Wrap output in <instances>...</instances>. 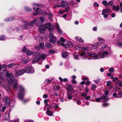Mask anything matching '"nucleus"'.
Wrapping results in <instances>:
<instances>
[{
    "mask_svg": "<svg viewBox=\"0 0 122 122\" xmlns=\"http://www.w3.org/2000/svg\"><path fill=\"white\" fill-rule=\"evenodd\" d=\"M10 84L11 87H13L14 89L16 90L17 89V82L14 77H12L9 79Z\"/></svg>",
    "mask_w": 122,
    "mask_h": 122,
    "instance_id": "f257e3e1",
    "label": "nucleus"
},
{
    "mask_svg": "<svg viewBox=\"0 0 122 122\" xmlns=\"http://www.w3.org/2000/svg\"><path fill=\"white\" fill-rule=\"evenodd\" d=\"M33 21H35V23L38 26H41L42 24L41 22H45L44 19L42 17H41L40 18H37Z\"/></svg>",
    "mask_w": 122,
    "mask_h": 122,
    "instance_id": "f03ea898",
    "label": "nucleus"
},
{
    "mask_svg": "<svg viewBox=\"0 0 122 122\" xmlns=\"http://www.w3.org/2000/svg\"><path fill=\"white\" fill-rule=\"evenodd\" d=\"M35 21H32L31 22H28L27 23V24H25L22 25L23 28L25 29H27L28 28L29 26L33 25L35 23Z\"/></svg>",
    "mask_w": 122,
    "mask_h": 122,
    "instance_id": "7ed1b4c3",
    "label": "nucleus"
},
{
    "mask_svg": "<svg viewBox=\"0 0 122 122\" xmlns=\"http://www.w3.org/2000/svg\"><path fill=\"white\" fill-rule=\"evenodd\" d=\"M25 72L28 73L30 72L32 73L34 71L33 69L31 67L29 66H27L24 69Z\"/></svg>",
    "mask_w": 122,
    "mask_h": 122,
    "instance_id": "20e7f679",
    "label": "nucleus"
},
{
    "mask_svg": "<svg viewBox=\"0 0 122 122\" xmlns=\"http://www.w3.org/2000/svg\"><path fill=\"white\" fill-rule=\"evenodd\" d=\"M39 52L34 51L32 52L30 51H27L26 54L27 55L30 56L31 55H33L34 56L37 55L38 54H39Z\"/></svg>",
    "mask_w": 122,
    "mask_h": 122,
    "instance_id": "39448f33",
    "label": "nucleus"
},
{
    "mask_svg": "<svg viewBox=\"0 0 122 122\" xmlns=\"http://www.w3.org/2000/svg\"><path fill=\"white\" fill-rule=\"evenodd\" d=\"M98 40L100 41H102L101 42H97L96 43H95V46H97V47L98 46L100 45H101V42L102 43H103L104 42L105 40L103 39L100 38H98Z\"/></svg>",
    "mask_w": 122,
    "mask_h": 122,
    "instance_id": "423d86ee",
    "label": "nucleus"
},
{
    "mask_svg": "<svg viewBox=\"0 0 122 122\" xmlns=\"http://www.w3.org/2000/svg\"><path fill=\"white\" fill-rule=\"evenodd\" d=\"M61 2L62 4L60 5V6L64 8L67 6L68 5V2L67 1H64L63 0H62L61 1Z\"/></svg>",
    "mask_w": 122,
    "mask_h": 122,
    "instance_id": "0eeeda50",
    "label": "nucleus"
},
{
    "mask_svg": "<svg viewBox=\"0 0 122 122\" xmlns=\"http://www.w3.org/2000/svg\"><path fill=\"white\" fill-rule=\"evenodd\" d=\"M51 24L50 23H48L46 25V27L49 28V31L52 32L53 31V29L52 27H51Z\"/></svg>",
    "mask_w": 122,
    "mask_h": 122,
    "instance_id": "6e6552de",
    "label": "nucleus"
},
{
    "mask_svg": "<svg viewBox=\"0 0 122 122\" xmlns=\"http://www.w3.org/2000/svg\"><path fill=\"white\" fill-rule=\"evenodd\" d=\"M56 38L55 37H53L49 39V41L51 43L55 44L56 43Z\"/></svg>",
    "mask_w": 122,
    "mask_h": 122,
    "instance_id": "1a4fd4ad",
    "label": "nucleus"
},
{
    "mask_svg": "<svg viewBox=\"0 0 122 122\" xmlns=\"http://www.w3.org/2000/svg\"><path fill=\"white\" fill-rule=\"evenodd\" d=\"M4 102L5 105H8L10 102L9 98L8 97H5L3 98Z\"/></svg>",
    "mask_w": 122,
    "mask_h": 122,
    "instance_id": "9d476101",
    "label": "nucleus"
},
{
    "mask_svg": "<svg viewBox=\"0 0 122 122\" xmlns=\"http://www.w3.org/2000/svg\"><path fill=\"white\" fill-rule=\"evenodd\" d=\"M100 99L101 100H102L103 102L106 101L108 100L107 99V97L104 94L102 95Z\"/></svg>",
    "mask_w": 122,
    "mask_h": 122,
    "instance_id": "9b49d317",
    "label": "nucleus"
},
{
    "mask_svg": "<svg viewBox=\"0 0 122 122\" xmlns=\"http://www.w3.org/2000/svg\"><path fill=\"white\" fill-rule=\"evenodd\" d=\"M24 73H25V71L24 69H21L16 73V75L18 74V75L20 76L23 75Z\"/></svg>",
    "mask_w": 122,
    "mask_h": 122,
    "instance_id": "f8f14e48",
    "label": "nucleus"
},
{
    "mask_svg": "<svg viewBox=\"0 0 122 122\" xmlns=\"http://www.w3.org/2000/svg\"><path fill=\"white\" fill-rule=\"evenodd\" d=\"M38 55H39V54H38L36 56H36L34 59L33 61V63H35L38 61H39V60H40V57L39 56H38Z\"/></svg>",
    "mask_w": 122,
    "mask_h": 122,
    "instance_id": "ddd939ff",
    "label": "nucleus"
},
{
    "mask_svg": "<svg viewBox=\"0 0 122 122\" xmlns=\"http://www.w3.org/2000/svg\"><path fill=\"white\" fill-rule=\"evenodd\" d=\"M39 56L41 59L43 60H44L47 57L46 54L43 53L40 54L39 53Z\"/></svg>",
    "mask_w": 122,
    "mask_h": 122,
    "instance_id": "4468645a",
    "label": "nucleus"
},
{
    "mask_svg": "<svg viewBox=\"0 0 122 122\" xmlns=\"http://www.w3.org/2000/svg\"><path fill=\"white\" fill-rule=\"evenodd\" d=\"M19 92L22 93H24L25 89L23 86H21L20 85L19 86Z\"/></svg>",
    "mask_w": 122,
    "mask_h": 122,
    "instance_id": "2eb2a0df",
    "label": "nucleus"
},
{
    "mask_svg": "<svg viewBox=\"0 0 122 122\" xmlns=\"http://www.w3.org/2000/svg\"><path fill=\"white\" fill-rule=\"evenodd\" d=\"M6 71L5 70H3L0 71V75L1 76H5V74Z\"/></svg>",
    "mask_w": 122,
    "mask_h": 122,
    "instance_id": "dca6fc26",
    "label": "nucleus"
},
{
    "mask_svg": "<svg viewBox=\"0 0 122 122\" xmlns=\"http://www.w3.org/2000/svg\"><path fill=\"white\" fill-rule=\"evenodd\" d=\"M56 28L60 34H61L62 33V31L61 29L58 25L57 24L56 26Z\"/></svg>",
    "mask_w": 122,
    "mask_h": 122,
    "instance_id": "f3484780",
    "label": "nucleus"
},
{
    "mask_svg": "<svg viewBox=\"0 0 122 122\" xmlns=\"http://www.w3.org/2000/svg\"><path fill=\"white\" fill-rule=\"evenodd\" d=\"M54 89L56 91L60 89V86L58 85L55 84L54 86Z\"/></svg>",
    "mask_w": 122,
    "mask_h": 122,
    "instance_id": "a211bd4d",
    "label": "nucleus"
},
{
    "mask_svg": "<svg viewBox=\"0 0 122 122\" xmlns=\"http://www.w3.org/2000/svg\"><path fill=\"white\" fill-rule=\"evenodd\" d=\"M73 46L72 44L70 42H68L66 44V47L71 48Z\"/></svg>",
    "mask_w": 122,
    "mask_h": 122,
    "instance_id": "6ab92c4d",
    "label": "nucleus"
},
{
    "mask_svg": "<svg viewBox=\"0 0 122 122\" xmlns=\"http://www.w3.org/2000/svg\"><path fill=\"white\" fill-rule=\"evenodd\" d=\"M75 39L77 41L81 43H83L84 42L82 38L79 37H76Z\"/></svg>",
    "mask_w": 122,
    "mask_h": 122,
    "instance_id": "aec40b11",
    "label": "nucleus"
},
{
    "mask_svg": "<svg viewBox=\"0 0 122 122\" xmlns=\"http://www.w3.org/2000/svg\"><path fill=\"white\" fill-rule=\"evenodd\" d=\"M30 60V58L25 59L22 60L21 61L23 63H26Z\"/></svg>",
    "mask_w": 122,
    "mask_h": 122,
    "instance_id": "412c9836",
    "label": "nucleus"
},
{
    "mask_svg": "<svg viewBox=\"0 0 122 122\" xmlns=\"http://www.w3.org/2000/svg\"><path fill=\"white\" fill-rule=\"evenodd\" d=\"M109 10L107 8L106 9H103L102 11V15H104L105 13H108V12L109 11Z\"/></svg>",
    "mask_w": 122,
    "mask_h": 122,
    "instance_id": "4be33fe9",
    "label": "nucleus"
},
{
    "mask_svg": "<svg viewBox=\"0 0 122 122\" xmlns=\"http://www.w3.org/2000/svg\"><path fill=\"white\" fill-rule=\"evenodd\" d=\"M14 19V18L13 17H11L8 18L6 19H5L4 20L6 22H8L12 21Z\"/></svg>",
    "mask_w": 122,
    "mask_h": 122,
    "instance_id": "5701e85b",
    "label": "nucleus"
},
{
    "mask_svg": "<svg viewBox=\"0 0 122 122\" xmlns=\"http://www.w3.org/2000/svg\"><path fill=\"white\" fill-rule=\"evenodd\" d=\"M45 46L47 48H51L52 47L51 44L49 43H47L45 44Z\"/></svg>",
    "mask_w": 122,
    "mask_h": 122,
    "instance_id": "b1692460",
    "label": "nucleus"
},
{
    "mask_svg": "<svg viewBox=\"0 0 122 122\" xmlns=\"http://www.w3.org/2000/svg\"><path fill=\"white\" fill-rule=\"evenodd\" d=\"M24 93H22V94L19 93L18 95V97L20 99L22 100L23 99L24 96L23 95Z\"/></svg>",
    "mask_w": 122,
    "mask_h": 122,
    "instance_id": "393cba45",
    "label": "nucleus"
},
{
    "mask_svg": "<svg viewBox=\"0 0 122 122\" xmlns=\"http://www.w3.org/2000/svg\"><path fill=\"white\" fill-rule=\"evenodd\" d=\"M88 56H91L94 57H97L98 56V55L96 54H92L89 53H88Z\"/></svg>",
    "mask_w": 122,
    "mask_h": 122,
    "instance_id": "a878e982",
    "label": "nucleus"
},
{
    "mask_svg": "<svg viewBox=\"0 0 122 122\" xmlns=\"http://www.w3.org/2000/svg\"><path fill=\"white\" fill-rule=\"evenodd\" d=\"M45 30V29L43 27L39 28V31L41 33H42Z\"/></svg>",
    "mask_w": 122,
    "mask_h": 122,
    "instance_id": "bb28decb",
    "label": "nucleus"
},
{
    "mask_svg": "<svg viewBox=\"0 0 122 122\" xmlns=\"http://www.w3.org/2000/svg\"><path fill=\"white\" fill-rule=\"evenodd\" d=\"M67 88L68 91H70L72 90L73 87L71 85H69L67 86Z\"/></svg>",
    "mask_w": 122,
    "mask_h": 122,
    "instance_id": "cd10ccee",
    "label": "nucleus"
},
{
    "mask_svg": "<svg viewBox=\"0 0 122 122\" xmlns=\"http://www.w3.org/2000/svg\"><path fill=\"white\" fill-rule=\"evenodd\" d=\"M46 112L47 115L49 116H52L53 114L52 112L50 110L47 111Z\"/></svg>",
    "mask_w": 122,
    "mask_h": 122,
    "instance_id": "c85d7f7f",
    "label": "nucleus"
},
{
    "mask_svg": "<svg viewBox=\"0 0 122 122\" xmlns=\"http://www.w3.org/2000/svg\"><path fill=\"white\" fill-rule=\"evenodd\" d=\"M57 43L60 44L64 47H66V44H65L64 43H61V41H57Z\"/></svg>",
    "mask_w": 122,
    "mask_h": 122,
    "instance_id": "c756f323",
    "label": "nucleus"
},
{
    "mask_svg": "<svg viewBox=\"0 0 122 122\" xmlns=\"http://www.w3.org/2000/svg\"><path fill=\"white\" fill-rule=\"evenodd\" d=\"M113 9L114 10H116L117 11L118 10L119 8V7L118 6H113Z\"/></svg>",
    "mask_w": 122,
    "mask_h": 122,
    "instance_id": "7c9ffc66",
    "label": "nucleus"
},
{
    "mask_svg": "<svg viewBox=\"0 0 122 122\" xmlns=\"http://www.w3.org/2000/svg\"><path fill=\"white\" fill-rule=\"evenodd\" d=\"M62 55L63 58H65L67 56L68 54L66 52H63Z\"/></svg>",
    "mask_w": 122,
    "mask_h": 122,
    "instance_id": "2f4dec72",
    "label": "nucleus"
},
{
    "mask_svg": "<svg viewBox=\"0 0 122 122\" xmlns=\"http://www.w3.org/2000/svg\"><path fill=\"white\" fill-rule=\"evenodd\" d=\"M108 52L107 51H105L104 52V53H102V54L101 56V57L102 58H103L104 57V54H105V55H107L108 54Z\"/></svg>",
    "mask_w": 122,
    "mask_h": 122,
    "instance_id": "473e14b6",
    "label": "nucleus"
},
{
    "mask_svg": "<svg viewBox=\"0 0 122 122\" xmlns=\"http://www.w3.org/2000/svg\"><path fill=\"white\" fill-rule=\"evenodd\" d=\"M40 10L39 8H37L36 10V13H34L33 14V15H34L36 16L37 14L39 13V10Z\"/></svg>",
    "mask_w": 122,
    "mask_h": 122,
    "instance_id": "72a5a7b5",
    "label": "nucleus"
},
{
    "mask_svg": "<svg viewBox=\"0 0 122 122\" xmlns=\"http://www.w3.org/2000/svg\"><path fill=\"white\" fill-rule=\"evenodd\" d=\"M40 47L42 49H44V45L42 43H40Z\"/></svg>",
    "mask_w": 122,
    "mask_h": 122,
    "instance_id": "f704fd0d",
    "label": "nucleus"
},
{
    "mask_svg": "<svg viewBox=\"0 0 122 122\" xmlns=\"http://www.w3.org/2000/svg\"><path fill=\"white\" fill-rule=\"evenodd\" d=\"M52 17V14L50 13L48 15V17L49 18L50 20H52L51 17Z\"/></svg>",
    "mask_w": 122,
    "mask_h": 122,
    "instance_id": "c9c22d12",
    "label": "nucleus"
},
{
    "mask_svg": "<svg viewBox=\"0 0 122 122\" xmlns=\"http://www.w3.org/2000/svg\"><path fill=\"white\" fill-rule=\"evenodd\" d=\"M24 8L26 11H32V9L28 7H25Z\"/></svg>",
    "mask_w": 122,
    "mask_h": 122,
    "instance_id": "e433bc0d",
    "label": "nucleus"
},
{
    "mask_svg": "<svg viewBox=\"0 0 122 122\" xmlns=\"http://www.w3.org/2000/svg\"><path fill=\"white\" fill-rule=\"evenodd\" d=\"M114 71V68L113 67H111L108 70L109 71L111 72H113Z\"/></svg>",
    "mask_w": 122,
    "mask_h": 122,
    "instance_id": "4c0bfd02",
    "label": "nucleus"
},
{
    "mask_svg": "<svg viewBox=\"0 0 122 122\" xmlns=\"http://www.w3.org/2000/svg\"><path fill=\"white\" fill-rule=\"evenodd\" d=\"M5 39V36L3 35H1L0 36V40L2 41Z\"/></svg>",
    "mask_w": 122,
    "mask_h": 122,
    "instance_id": "58836bf2",
    "label": "nucleus"
},
{
    "mask_svg": "<svg viewBox=\"0 0 122 122\" xmlns=\"http://www.w3.org/2000/svg\"><path fill=\"white\" fill-rule=\"evenodd\" d=\"M97 48V46H95V44L94 45H92L91 46V48L92 50H93L94 49H96Z\"/></svg>",
    "mask_w": 122,
    "mask_h": 122,
    "instance_id": "ea45409f",
    "label": "nucleus"
},
{
    "mask_svg": "<svg viewBox=\"0 0 122 122\" xmlns=\"http://www.w3.org/2000/svg\"><path fill=\"white\" fill-rule=\"evenodd\" d=\"M92 90H95L97 87V86L95 84H92Z\"/></svg>",
    "mask_w": 122,
    "mask_h": 122,
    "instance_id": "a19ab883",
    "label": "nucleus"
},
{
    "mask_svg": "<svg viewBox=\"0 0 122 122\" xmlns=\"http://www.w3.org/2000/svg\"><path fill=\"white\" fill-rule=\"evenodd\" d=\"M67 98L69 100L71 99L72 98V97L71 94H68L67 96Z\"/></svg>",
    "mask_w": 122,
    "mask_h": 122,
    "instance_id": "79ce46f5",
    "label": "nucleus"
},
{
    "mask_svg": "<svg viewBox=\"0 0 122 122\" xmlns=\"http://www.w3.org/2000/svg\"><path fill=\"white\" fill-rule=\"evenodd\" d=\"M74 59L76 60H78L79 59L78 56V55L75 54L74 55Z\"/></svg>",
    "mask_w": 122,
    "mask_h": 122,
    "instance_id": "37998d69",
    "label": "nucleus"
},
{
    "mask_svg": "<svg viewBox=\"0 0 122 122\" xmlns=\"http://www.w3.org/2000/svg\"><path fill=\"white\" fill-rule=\"evenodd\" d=\"M5 76H7L8 77H9L10 76V74L6 71L5 74Z\"/></svg>",
    "mask_w": 122,
    "mask_h": 122,
    "instance_id": "c03bdc74",
    "label": "nucleus"
},
{
    "mask_svg": "<svg viewBox=\"0 0 122 122\" xmlns=\"http://www.w3.org/2000/svg\"><path fill=\"white\" fill-rule=\"evenodd\" d=\"M49 38H50L52 37H54L53 36V34L52 33L50 32L49 35Z\"/></svg>",
    "mask_w": 122,
    "mask_h": 122,
    "instance_id": "a18cd8bd",
    "label": "nucleus"
},
{
    "mask_svg": "<svg viewBox=\"0 0 122 122\" xmlns=\"http://www.w3.org/2000/svg\"><path fill=\"white\" fill-rule=\"evenodd\" d=\"M26 51V48L25 46H24L23 48L22 49V51L23 52H25Z\"/></svg>",
    "mask_w": 122,
    "mask_h": 122,
    "instance_id": "49530a36",
    "label": "nucleus"
},
{
    "mask_svg": "<svg viewBox=\"0 0 122 122\" xmlns=\"http://www.w3.org/2000/svg\"><path fill=\"white\" fill-rule=\"evenodd\" d=\"M109 105V104L108 103H103L102 104V106L104 107H106L108 106Z\"/></svg>",
    "mask_w": 122,
    "mask_h": 122,
    "instance_id": "de8ad7c7",
    "label": "nucleus"
},
{
    "mask_svg": "<svg viewBox=\"0 0 122 122\" xmlns=\"http://www.w3.org/2000/svg\"><path fill=\"white\" fill-rule=\"evenodd\" d=\"M14 66V64L13 63H11L9 64L8 66V67L11 68L12 67Z\"/></svg>",
    "mask_w": 122,
    "mask_h": 122,
    "instance_id": "09e8293b",
    "label": "nucleus"
},
{
    "mask_svg": "<svg viewBox=\"0 0 122 122\" xmlns=\"http://www.w3.org/2000/svg\"><path fill=\"white\" fill-rule=\"evenodd\" d=\"M113 2L112 1H111L109 2L108 4L107 5H111L113 4Z\"/></svg>",
    "mask_w": 122,
    "mask_h": 122,
    "instance_id": "8fccbe9b",
    "label": "nucleus"
},
{
    "mask_svg": "<svg viewBox=\"0 0 122 122\" xmlns=\"http://www.w3.org/2000/svg\"><path fill=\"white\" fill-rule=\"evenodd\" d=\"M85 54L84 52H82L81 54H80V56H85Z\"/></svg>",
    "mask_w": 122,
    "mask_h": 122,
    "instance_id": "3c124183",
    "label": "nucleus"
},
{
    "mask_svg": "<svg viewBox=\"0 0 122 122\" xmlns=\"http://www.w3.org/2000/svg\"><path fill=\"white\" fill-rule=\"evenodd\" d=\"M71 81H72V83L73 84H75L77 83L75 79H72Z\"/></svg>",
    "mask_w": 122,
    "mask_h": 122,
    "instance_id": "603ef678",
    "label": "nucleus"
},
{
    "mask_svg": "<svg viewBox=\"0 0 122 122\" xmlns=\"http://www.w3.org/2000/svg\"><path fill=\"white\" fill-rule=\"evenodd\" d=\"M49 52L51 54H52L54 53V50L52 49H51L49 50Z\"/></svg>",
    "mask_w": 122,
    "mask_h": 122,
    "instance_id": "864d4df0",
    "label": "nucleus"
},
{
    "mask_svg": "<svg viewBox=\"0 0 122 122\" xmlns=\"http://www.w3.org/2000/svg\"><path fill=\"white\" fill-rule=\"evenodd\" d=\"M86 94L84 93H83L81 94V96L83 97H85L86 96Z\"/></svg>",
    "mask_w": 122,
    "mask_h": 122,
    "instance_id": "5fc2aeb1",
    "label": "nucleus"
},
{
    "mask_svg": "<svg viewBox=\"0 0 122 122\" xmlns=\"http://www.w3.org/2000/svg\"><path fill=\"white\" fill-rule=\"evenodd\" d=\"M85 97H86L85 98V99L86 100H88L90 99L91 98V97L90 96H86Z\"/></svg>",
    "mask_w": 122,
    "mask_h": 122,
    "instance_id": "6e6d98bb",
    "label": "nucleus"
},
{
    "mask_svg": "<svg viewBox=\"0 0 122 122\" xmlns=\"http://www.w3.org/2000/svg\"><path fill=\"white\" fill-rule=\"evenodd\" d=\"M34 5L36 6H39L40 7H43V5L41 4H36Z\"/></svg>",
    "mask_w": 122,
    "mask_h": 122,
    "instance_id": "4d7b16f0",
    "label": "nucleus"
},
{
    "mask_svg": "<svg viewBox=\"0 0 122 122\" xmlns=\"http://www.w3.org/2000/svg\"><path fill=\"white\" fill-rule=\"evenodd\" d=\"M94 6H96L97 7H98L99 6V5L97 3L95 2L94 3Z\"/></svg>",
    "mask_w": 122,
    "mask_h": 122,
    "instance_id": "13d9d810",
    "label": "nucleus"
},
{
    "mask_svg": "<svg viewBox=\"0 0 122 122\" xmlns=\"http://www.w3.org/2000/svg\"><path fill=\"white\" fill-rule=\"evenodd\" d=\"M60 7H61V6H60V5H59L57 4H56L55 5V6H54V8H56Z\"/></svg>",
    "mask_w": 122,
    "mask_h": 122,
    "instance_id": "bf43d9fd",
    "label": "nucleus"
},
{
    "mask_svg": "<svg viewBox=\"0 0 122 122\" xmlns=\"http://www.w3.org/2000/svg\"><path fill=\"white\" fill-rule=\"evenodd\" d=\"M103 4L105 5H107V1L106 0H104L102 2Z\"/></svg>",
    "mask_w": 122,
    "mask_h": 122,
    "instance_id": "052dcab7",
    "label": "nucleus"
},
{
    "mask_svg": "<svg viewBox=\"0 0 122 122\" xmlns=\"http://www.w3.org/2000/svg\"><path fill=\"white\" fill-rule=\"evenodd\" d=\"M4 76H1V77H0V80H1L2 81H4L5 80L4 78Z\"/></svg>",
    "mask_w": 122,
    "mask_h": 122,
    "instance_id": "680f3d73",
    "label": "nucleus"
},
{
    "mask_svg": "<svg viewBox=\"0 0 122 122\" xmlns=\"http://www.w3.org/2000/svg\"><path fill=\"white\" fill-rule=\"evenodd\" d=\"M69 10V6H68L66 8L65 10H64L65 12H66L68 11Z\"/></svg>",
    "mask_w": 122,
    "mask_h": 122,
    "instance_id": "e2e57ef3",
    "label": "nucleus"
},
{
    "mask_svg": "<svg viewBox=\"0 0 122 122\" xmlns=\"http://www.w3.org/2000/svg\"><path fill=\"white\" fill-rule=\"evenodd\" d=\"M48 97V96L46 94H44L43 96V97L44 98H47Z\"/></svg>",
    "mask_w": 122,
    "mask_h": 122,
    "instance_id": "0e129e2a",
    "label": "nucleus"
},
{
    "mask_svg": "<svg viewBox=\"0 0 122 122\" xmlns=\"http://www.w3.org/2000/svg\"><path fill=\"white\" fill-rule=\"evenodd\" d=\"M100 98H97L96 100V101L97 102H100Z\"/></svg>",
    "mask_w": 122,
    "mask_h": 122,
    "instance_id": "69168bd1",
    "label": "nucleus"
},
{
    "mask_svg": "<svg viewBox=\"0 0 122 122\" xmlns=\"http://www.w3.org/2000/svg\"><path fill=\"white\" fill-rule=\"evenodd\" d=\"M60 40L62 42H65V39L63 37L61 38Z\"/></svg>",
    "mask_w": 122,
    "mask_h": 122,
    "instance_id": "338daca9",
    "label": "nucleus"
},
{
    "mask_svg": "<svg viewBox=\"0 0 122 122\" xmlns=\"http://www.w3.org/2000/svg\"><path fill=\"white\" fill-rule=\"evenodd\" d=\"M117 46L119 47H122V43H120L119 44H118Z\"/></svg>",
    "mask_w": 122,
    "mask_h": 122,
    "instance_id": "774afa93",
    "label": "nucleus"
}]
</instances>
